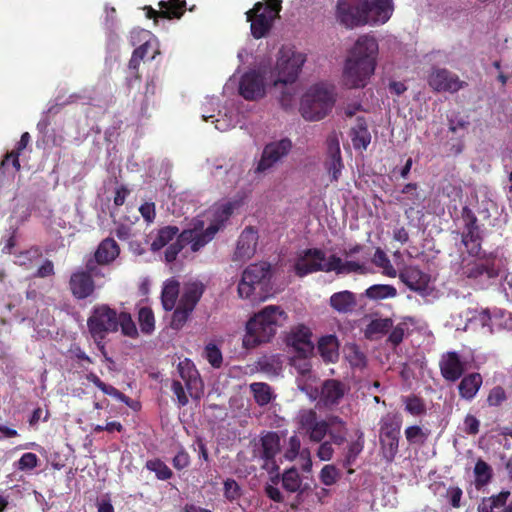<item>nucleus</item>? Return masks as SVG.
I'll list each match as a JSON object with an SVG mask.
<instances>
[{
  "instance_id": "obj_41",
  "label": "nucleus",
  "mask_w": 512,
  "mask_h": 512,
  "mask_svg": "<svg viewBox=\"0 0 512 512\" xmlns=\"http://www.w3.org/2000/svg\"><path fill=\"white\" fill-rule=\"evenodd\" d=\"M365 297L373 301L395 298L398 295L397 289L390 284H374L368 287L364 293Z\"/></svg>"
},
{
  "instance_id": "obj_29",
  "label": "nucleus",
  "mask_w": 512,
  "mask_h": 512,
  "mask_svg": "<svg viewBox=\"0 0 512 512\" xmlns=\"http://www.w3.org/2000/svg\"><path fill=\"white\" fill-rule=\"evenodd\" d=\"M330 264L331 272L334 271L338 275L349 273H359L364 275L370 272V269L364 263L351 260L343 261L335 254L330 255Z\"/></svg>"
},
{
  "instance_id": "obj_7",
  "label": "nucleus",
  "mask_w": 512,
  "mask_h": 512,
  "mask_svg": "<svg viewBox=\"0 0 512 512\" xmlns=\"http://www.w3.org/2000/svg\"><path fill=\"white\" fill-rule=\"evenodd\" d=\"M463 257L460 264V275L474 281L493 279L499 276L500 268L497 257L493 253L481 251L479 255Z\"/></svg>"
},
{
  "instance_id": "obj_22",
  "label": "nucleus",
  "mask_w": 512,
  "mask_h": 512,
  "mask_svg": "<svg viewBox=\"0 0 512 512\" xmlns=\"http://www.w3.org/2000/svg\"><path fill=\"white\" fill-rule=\"evenodd\" d=\"M258 243V232L251 226L246 227L240 234L233 255L234 261H246L254 256Z\"/></svg>"
},
{
  "instance_id": "obj_64",
  "label": "nucleus",
  "mask_w": 512,
  "mask_h": 512,
  "mask_svg": "<svg viewBox=\"0 0 512 512\" xmlns=\"http://www.w3.org/2000/svg\"><path fill=\"white\" fill-rule=\"evenodd\" d=\"M224 496L229 501H234L240 498L241 488L234 479H227L224 481Z\"/></svg>"
},
{
  "instance_id": "obj_39",
  "label": "nucleus",
  "mask_w": 512,
  "mask_h": 512,
  "mask_svg": "<svg viewBox=\"0 0 512 512\" xmlns=\"http://www.w3.org/2000/svg\"><path fill=\"white\" fill-rule=\"evenodd\" d=\"M474 485L477 490L487 486L493 478L492 467L484 460L478 459L474 466Z\"/></svg>"
},
{
  "instance_id": "obj_19",
  "label": "nucleus",
  "mask_w": 512,
  "mask_h": 512,
  "mask_svg": "<svg viewBox=\"0 0 512 512\" xmlns=\"http://www.w3.org/2000/svg\"><path fill=\"white\" fill-rule=\"evenodd\" d=\"M69 290L76 300H84L92 296L96 285L93 277L83 269L74 271L69 278Z\"/></svg>"
},
{
  "instance_id": "obj_33",
  "label": "nucleus",
  "mask_w": 512,
  "mask_h": 512,
  "mask_svg": "<svg viewBox=\"0 0 512 512\" xmlns=\"http://www.w3.org/2000/svg\"><path fill=\"white\" fill-rule=\"evenodd\" d=\"M418 184L417 183H407L401 190L402 195H397L395 200L397 203L407 206L408 208L405 210V214L407 215L410 211H413L415 206L421 205L423 198L420 193L417 191Z\"/></svg>"
},
{
  "instance_id": "obj_10",
  "label": "nucleus",
  "mask_w": 512,
  "mask_h": 512,
  "mask_svg": "<svg viewBox=\"0 0 512 512\" xmlns=\"http://www.w3.org/2000/svg\"><path fill=\"white\" fill-rule=\"evenodd\" d=\"M292 148L293 143L287 137L267 143L262 150L254 173L261 174L271 170L289 155Z\"/></svg>"
},
{
  "instance_id": "obj_5",
  "label": "nucleus",
  "mask_w": 512,
  "mask_h": 512,
  "mask_svg": "<svg viewBox=\"0 0 512 512\" xmlns=\"http://www.w3.org/2000/svg\"><path fill=\"white\" fill-rule=\"evenodd\" d=\"M119 312L108 304H96L92 307L90 315L87 318L88 332L105 355V343L107 335L118 331Z\"/></svg>"
},
{
  "instance_id": "obj_1",
  "label": "nucleus",
  "mask_w": 512,
  "mask_h": 512,
  "mask_svg": "<svg viewBox=\"0 0 512 512\" xmlns=\"http://www.w3.org/2000/svg\"><path fill=\"white\" fill-rule=\"evenodd\" d=\"M378 43L372 36H360L351 49L343 68L342 83L348 89L364 88L376 68Z\"/></svg>"
},
{
  "instance_id": "obj_53",
  "label": "nucleus",
  "mask_w": 512,
  "mask_h": 512,
  "mask_svg": "<svg viewBox=\"0 0 512 512\" xmlns=\"http://www.w3.org/2000/svg\"><path fill=\"white\" fill-rule=\"evenodd\" d=\"M140 329L145 334H150L155 328L154 313L149 307H141L138 312Z\"/></svg>"
},
{
  "instance_id": "obj_47",
  "label": "nucleus",
  "mask_w": 512,
  "mask_h": 512,
  "mask_svg": "<svg viewBox=\"0 0 512 512\" xmlns=\"http://www.w3.org/2000/svg\"><path fill=\"white\" fill-rule=\"evenodd\" d=\"M250 390L254 396L255 402L259 406H266L272 400V390L267 383H252L250 384Z\"/></svg>"
},
{
  "instance_id": "obj_20",
  "label": "nucleus",
  "mask_w": 512,
  "mask_h": 512,
  "mask_svg": "<svg viewBox=\"0 0 512 512\" xmlns=\"http://www.w3.org/2000/svg\"><path fill=\"white\" fill-rule=\"evenodd\" d=\"M160 10H155L151 6H145L146 17L153 19L158 23V18L180 19L186 9V0H167L158 3Z\"/></svg>"
},
{
  "instance_id": "obj_52",
  "label": "nucleus",
  "mask_w": 512,
  "mask_h": 512,
  "mask_svg": "<svg viewBox=\"0 0 512 512\" xmlns=\"http://www.w3.org/2000/svg\"><path fill=\"white\" fill-rule=\"evenodd\" d=\"M118 329L121 328V332L124 336L130 338L138 337L137 327L128 312H119Z\"/></svg>"
},
{
  "instance_id": "obj_28",
  "label": "nucleus",
  "mask_w": 512,
  "mask_h": 512,
  "mask_svg": "<svg viewBox=\"0 0 512 512\" xmlns=\"http://www.w3.org/2000/svg\"><path fill=\"white\" fill-rule=\"evenodd\" d=\"M317 350L324 362L334 363L339 358V341L335 335L329 334L320 337Z\"/></svg>"
},
{
  "instance_id": "obj_27",
  "label": "nucleus",
  "mask_w": 512,
  "mask_h": 512,
  "mask_svg": "<svg viewBox=\"0 0 512 512\" xmlns=\"http://www.w3.org/2000/svg\"><path fill=\"white\" fill-rule=\"evenodd\" d=\"M330 306L340 314H348L357 306L356 295L348 290L336 292L330 296Z\"/></svg>"
},
{
  "instance_id": "obj_26",
  "label": "nucleus",
  "mask_w": 512,
  "mask_h": 512,
  "mask_svg": "<svg viewBox=\"0 0 512 512\" xmlns=\"http://www.w3.org/2000/svg\"><path fill=\"white\" fill-rule=\"evenodd\" d=\"M511 493L503 490L497 495L484 497L478 505V512H512V507L507 505Z\"/></svg>"
},
{
  "instance_id": "obj_13",
  "label": "nucleus",
  "mask_w": 512,
  "mask_h": 512,
  "mask_svg": "<svg viewBox=\"0 0 512 512\" xmlns=\"http://www.w3.org/2000/svg\"><path fill=\"white\" fill-rule=\"evenodd\" d=\"M217 232L218 228L216 226L205 228L204 220L195 218L192 220L190 227L181 232V241L190 245L192 252H198L213 240Z\"/></svg>"
},
{
  "instance_id": "obj_43",
  "label": "nucleus",
  "mask_w": 512,
  "mask_h": 512,
  "mask_svg": "<svg viewBox=\"0 0 512 512\" xmlns=\"http://www.w3.org/2000/svg\"><path fill=\"white\" fill-rule=\"evenodd\" d=\"M203 292L204 288L201 284L192 283L186 286L179 300V303L182 304L184 307L194 310L197 303L201 299Z\"/></svg>"
},
{
  "instance_id": "obj_2",
  "label": "nucleus",
  "mask_w": 512,
  "mask_h": 512,
  "mask_svg": "<svg viewBox=\"0 0 512 512\" xmlns=\"http://www.w3.org/2000/svg\"><path fill=\"white\" fill-rule=\"evenodd\" d=\"M287 318V313L280 306L264 307L246 323L243 346L246 349H253L262 343L270 342Z\"/></svg>"
},
{
  "instance_id": "obj_45",
  "label": "nucleus",
  "mask_w": 512,
  "mask_h": 512,
  "mask_svg": "<svg viewBox=\"0 0 512 512\" xmlns=\"http://www.w3.org/2000/svg\"><path fill=\"white\" fill-rule=\"evenodd\" d=\"M178 294L179 283L175 280L166 282L161 294L162 305L166 311H171L175 307Z\"/></svg>"
},
{
  "instance_id": "obj_14",
  "label": "nucleus",
  "mask_w": 512,
  "mask_h": 512,
  "mask_svg": "<svg viewBox=\"0 0 512 512\" xmlns=\"http://www.w3.org/2000/svg\"><path fill=\"white\" fill-rule=\"evenodd\" d=\"M261 452L260 458L263 460L262 468L269 474H275L271 477L274 484L279 480V464L276 456L281 450L280 437L276 432H267L260 439Z\"/></svg>"
},
{
  "instance_id": "obj_32",
  "label": "nucleus",
  "mask_w": 512,
  "mask_h": 512,
  "mask_svg": "<svg viewBox=\"0 0 512 512\" xmlns=\"http://www.w3.org/2000/svg\"><path fill=\"white\" fill-rule=\"evenodd\" d=\"M351 140L356 150H366L371 142V134L363 117H358L356 125L351 129Z\"/></svg>"
},
{
  "instance_id": "obj_56",
  "label": "nucleus",
  "mask_w": 512,
  "mask_h": 512,
  "mask_svg": "<svg viewBox=\"0 0 512 512\" xmlns=\"http://www.w3.org/2000/svg\"><path fill=\"white\" fill-rule=\"evenodd\" d=\"M40 257H42L41 249L37 246H33L23 252H20L16 256V263L20 266H29Z\"/></svg>"
},
{
  "instance_id": "obj_36",
  "label": "nucleus",
  "mask_w": 512,
  "mask_h": 512,
  "mask_svg": "<svg viewBox=\"0 0 512 512\" xmlns=\"http://www.w3.org/2000/svg\"><path fill=\"white\" fill-rule=\"evenodd\" d=\"M415 324L416 320L413 317H403L396 326H392V330L388 336L387 342H389L393 347L399 346L404 340L405 336L410 333V327L415 326Z\"/></svg>"
},
{
  "instance_id": "obj_57",
  "label": "nucleus",
  "mask_w": 512,
  "mask_h": 512,
  "mask_svg": "<svg viewBox=\"0 0 512 512\" xmlns=\"http://www.w3.org/2000/svg\"><path fill=\"white\" fill-rule=\"evenodd\" d=\"M507 399L508 396L505 389L497 385L489 391L486 402L490 407H500Z\"/></svg>"
},
{
  "instance_id": "obj_30",
  "label": "nucleus",
  "mask_w": 512,
  "mask_h": 512,
  "mask_svg": "<svg viewBox=\"0 0 512 512\" xmlns=\"http://www.w3.org/2000/svg\"><path fill=\"white\" fill-rule=\"evenodd\" d=\"M482 383L483 378L480 373L473 372L464 376L458 385L459 395L465 400H472L481 388Z\"/></svg>"
},
{
  "instance_id": "obj_44",
  "label": "nucleus",
  "mask_w": 512,
  "mask_h": 512,
  "mask_svg": "<svg viewBox=\"0 0 512 512\" xmlns=\"http://www.w3.org/2000/svg\"><path fill=\"white\" fill-rule=\"evenodd\" d=\"M178 372L188 389L196 387L197 383L201 382L198 371L194 364L188 359L178 364Z\"/></svg>"
},
{
  "instance_id": "obj_4",
  "label": "nucleus",
  "mask_w": 512,
  "mask_h": 512,
  "mask_svg": "<svg viewBox=\"0 0 512 512\" xmlns=\"http://www.w3.org/2000/svg\"><path fill=\"white\" fill-rule=\"evenodd\" d=\"M335 102L336 96L333 87L323 83L315 84L303 95L300 113L305 120L319 121L332 111Z\"/></svg>"
},
{
  "instance_id": "obj_9",
  "label": "nucleus",
  "mask_w": 512,
  "mask_h": 512,
  "mask_svg": "<svg viewBox=\"0 0 512 512\" xmlns=\"http://www.w3.org/2000/svg\"><path fill=\"white\" fill-rule=\"evenodd\" d=\"M295 274L303 278L316 272H331L330 256L327 258L324 250L320 248H307L303 250L294 263Z\"/></svg>"
},
{
  "instance_id": "obj_8",
  "label": "nucleus",
  "mask_w": 512,
  "mask_h": 512,
  "mask_svg": "<svg viewBox=\"0 0 512 512\" xmlns=\"http://www.w3.org/2000/svg\"><path fill=\"white\" fill-rule=\"evenodd\" d=\"M402 419L399 415H387L381 419L379 442L383 458L392 463L399 451Z\"/></svg>"
},
{
  "instance_id": "obj_54",
  "label": "nucleus",
  "mask_w": 512,
  "mask_h": 512,
  "mask_svg": "<svg viewBox=\"0 0 512 512\" xmlns=\"http://www.w3.org/2000/svg\"><path fill=\"white\" fill-rule=\"evenodd\" d=\"M233 205L231 203H226L214 211V219L210 223L209 226H216L218 231L224 227L225 222L230 218L233 213Z\"/></svg>"
},
{
  "instance_id": "obj_46",
  "label": "nucleus",
  "mask_w": 512,
  "mask_h": 512,
  "mask_svg": "<svg viewBox=\"0 0 512 512\" xmlns=\"http://www.w3.org/2000/svg\"><path fill=\"white\" fill-rule=\"evenodd\" d=\"M393 325V321L390 318H377L370 321L365 328V336L368 339H372L375 335L386 334Z\"/></svg>"
},
{
  "instance_id": "obj_17",
  "label": "nucleus",
  "mask_w": 512,
  "mask_h": 512,
  "mask_svg": "<svg viewBox=\"0 0 512 512\" xmlns=\"http://www.w3.org/2000/svg\"><path fill=\"white\" fill-rule=\"evenodd\" d=\"M429 86L436 92L455 93L467 85L458 75L446 68H433L428 76Z\"/></svg>"
},
{
  "instance_id": "obj_23",
  "label": "nucleus",
  "mask_w": 512,
  "mask_h": 512,
  "mask_svg": "<svg viewBox=\"0 0 512 512\" xmlns=\"http://www.w3.org/2000/svg\"><path fill=\"white\" fill-rule=\"evenodd\" d=\"M348 391L349 387L340 380H325L321 387L320 402L326 408H331L338 405Z\"/></svg>"
},
{
  "instance_id": "obj_3",
  "label": "nucleus",
  "mask_w": 512,
  "mask_h": 512,
  "mask_svg": "<svg viewBox=\"0 0 512 512\" xmlns=\"http://www.w3.org/2000/svg\"><path fill=\"white\" fill-rule=\"evenodd\" d=\"M272 269L268 262L250 264L242 273L238 284L241 298L252 301L265 300L272 293Z\"/></svg>"
},
{
  "instance_id": "obj_35",
  "label": "nucleus",
  "mask_w": 512,
  "mask_h": 512,
  "mask_svg": "<svg viewBox=\"0 0 512 512\" xmlns=\"http://www.w3.org/2000/svg\"><path fill=\"white\" fill-rule=\"evenodd\" d=\"M483 237L480 227L464 228L461 234V242L465 246L468 255H479L482 251Z\"/></svg>"
},
{
  "instance_id": "obj_61",
  "label": "nucleus",
  "mask_w": 512,
  "mask_h": 512,
  "mask_svg": "<svg viewBox=\"0 0 512 512\" xmlns=\"http://www.w3.org/2000/svg\"><path fill=\"white\" fill-rule=\"evenodd\" d=\"M301 441L297 435H292L288 440V446L285 449L283 458L287 461H293L301 453Z\"/></svg>"
},
{
  "instance_id": "obj_38",
  "label": "nucleus",
  "mask_w": 512,
  "mask_h": 512,
  "mask_svg": "<svg viewBox=\"0 0 512 512\" xmlns=\"http://www.w3.org/2000/svg\"><path fill=\"white\" fill-rule=\"evenodd\" d=\"M363 449L364 434L362 431H358L357 439L348 445L344 460L342 462L343 467L347 469L349 474L354 473V470L351 468V466L355 463L357 457L360 455Z\"/></svg>"
},
{
  "instance_id": "obj_60",
  "label": "nucleus",
  "mask_w": 512,
  "mask_h": 512,
  "mask_svg": "<svg viewBox=\"0 0 512 512\" xmlns=\"http://www.w3.org/2000/svg\"><path fill=\"white\" fill-rule=\"evenodd\" d=\"M39 458L35 453H24L16 462L15 466L20 471H31L38 466Z\"/></svg>"
},
{
  "instance_id": "obj_42",
  "label": "nucleus",
  "mask_w": 512,
  "mask_h": 512,
  "mask_svg": "<svg viewBox=\"0 0 512 512\" xmlns=\"http://www.w3.org/2000/svg\"><path fill=\"white\" fill-rule=\"evenodd\" d=\"M179 228L177 226H165L157 231L154 240L151 243L152 251H159L170 243L177 235H179Z\"/></svg>"
},
{
  "instance_id": "obj_25",
  "label": "nucleus",
  "mask_w": 512,
  "mask_h": 512,
  "mask_svg": "<svg viewBox=\"0 0 512 512\" xmlns=\"http://www.w3.org/2000/svg\"><path fill=\"white\" fill-rule=\"evenodd\" d=\"M399 279L412 291L422 292L428 287L430 277L417 266H407L399 272Z\"/></svg>"
},
{
  "instance_id": "obj_50",
  "label": "nucleus",
  "mask_w": 512,
  "mask_h": 512,
  "mask_svg": "<svg viewBox=\"0 0 512 512\" xmlns=\"http://www.w3.org/2000/svg\"><path fill=\"white\" fill-rule=\"evenodd\" d=\"M301 483L302 480L296 468H290L282 475V486L288 492H297L300 489Z\"/></svg>"
},
{
  "instance_id": "obj_48",
  "label": "nucleus",
  "mask_w": 512,
  "mask_h": 512,
  "mask_svg": "<svg viewBox=\"0 0 512 512\" xmlns=\"http://www.w3.org/2000/svg\"><path fill=\"white\" fill-rule=\"evenodd\" d=\"M404 434L410 445H423L428 440L430 430L423 429L419 425H411L405 429Z\"/></svg>"
},
{
  "instance_id": "obj_37",
  "label": "nucleus",
  "mask_w": 512,
  "mask_h": 512,
  "mask_svg": "<svg viewBox=\"0 0 512 512\" xmlns=\"http://www.w3.org/2000/svg\"><path fill=\"white\" fill-rule=\"evenodd\" d=\"M343 168L341 151L338 142L329 146V158L326 162V169L332 182L338 181Z\"/></svg>"
},
{
  "instance_id": "obj_6",
  "label": "nucleus",
  "mask_w": 512,
  "mask_h": 512,
  "mask_svg": "<svg viewBox=\"0 0 512 512\" xmlns=\"http://www.w3.org/2000/svg\"><path fill=\"white\" fill-rule=\"evenodd\" d=\"M281 0H265L257 2L246 12L247 21L251 23V34L255 39L264 37L272 28L274 20L279 16Z\"/></svg>"
},
{
  "instance_id": "obj_59",
  "label": "nucleus",
  "mask_w": 512,
  "mask_h": 512,
  "mask_svg": "<svg viewBox=\"0 0 512 512\" xmlns=\"http://www.w3.org/2000/svg\"><path fill=\"white\" fill-rule=\"evenodd\" d=\"M205 358L214 368H220L223 362L221 350L213 343L206 345L204 350Z\"/></svg>"
},
{
  "instance_id": "obj_34",
  "label": "nucleus",
  "mask_w": 512,
  "mask_h": 512,
  "mask_svg": "<svg viewBox=\"0 0 512 512\" xmlns=\"http://www.w3.org/2000/svg\"><path fill=\"white\" fill-rule=\"evenodd\" d=\"M328 431L327 435L331 442L335 445H342L347 439V426L346 422L337 415H329L327 417Z\"/></svg>"
},
{
  "instance_id": "obj_58",
  "label": "nucleus",
  "mask_w": 512,
  "mask_h": 512,
  "mask_svg": "<svg viewBox=\"0 0 512 512\" xmlns=\"http://www.w3.org/2000/svg\"><path fill=\"white\" fill-rule=\"evenodd\" d=\"M340 477V473L334 465H325L319 474L320 481L326 486L334 485Z\"/></svg>"
},
{
  "instance_id": "obj_55",
  "label": "nucleus",
  "mask_w": 512,
  "mask_h": 512,
  "mask_svg": "<svg viewBox=\"0 0 512 512\" xmlns=\"http://www.w3.org/2000/svg\"><path fill=\"white\" fill-rule=\"evenodd\" d=\"M192 311V309L184 307L182 304L178 303V306L176 307L172 315L170 323L171 328L175 330L181 329L188 320Z\"/></svg>"
},
{
  "instance_id": "obj_21",
  "label": "nucleus",
  "mask_w": 512,
  "mask_h": 512,
  "mask_svg": "<svg viewBox=\"0 0 512 512\" xmlns=\"http://www.w3.org/2000/svg\"><path fill=\"white\" fill-rule=\"evenodd\" d=\"M392 0H373L368 2L364 0L366 24H384L386 23L393 13Z\"/></svg>"
},
{
  "instance_id": "obj_49",
  "label": "nucleus",
  "mask_w": 512,
  "mask_h": 512,
  "mask_svg": "<svg viewBox=\"0 0 512 512\" xmlns=\"http://www.w3.org/2000/svg\"><path fill=\"white\" fill-rule=\"evenodd\" d=\"M145 467L154 472L158 480H169L173 476L172 470L159 458L148 460Z\"/></svg>"
},
{
  "instance_id": "obj_12",
  "label": "nucleus",
  "mask_w": 512,
  "mask_h": 512,
  "mask_svg": "<svg viewBox=\"0 0 512 512\" xmlns=\"http://www.w3.org/2000/svg\"><path fill=\"white\" fill-rule=\"evenodd\" d=\"M298 429L303 432L311 442L320 443L328 431L327 418L320 419L317 412L312 409H301L296 417Z\"/></svg>"
},
{
  "instance_id": "obj_62",
  "label": "nucleus",
  "mask_w": 512,
  "mask_h": 512,
  "mask_svg": "<svg viewBox=\"0 0 512 512\" xmlns=\"http://www.w3.org/2000/svg\"><path fill=\"white\" fill-rule=\"evenodd\" d=\"M20 154L21 153L15 151V150L7 152L6 155L4 156L3 160L0 163V172L2 174H6V172L8 170L9 162H11V165L13 167V170H14L13 173L19 171L21 168L20 161H19Z\"/></svg>"
},
{
  "instance_id": "obj_51",
  "label": "nucleus",
  "mask_w": 512,
  "mask_h": 512,
  "mask_svg": "<svg viewBox=\"0 0 512 512\" xmlns=\"http://www.w3.org/2000/svg\"><path fill=\"white\" fill-rule=\"evenodd\" d=\"M44 295L38 292L36 289L29 287L26 291V301L24 309L28 316H34L38 314V303L43 302Z\"/></svg>"
},
{
  "instance_id": "obj_24",
  "label": "nucleus",
  "mask_w": 512,
  "mask_h": 512,
  "mask_svg": "<svg viewBox=\"0 0 512 512\" xmlns=\"http://www.w3.org/2000/svg\"><path fill=\"white\" fill-rule=\"evenodd\" d=\"M439 368L442 377L449 382L459 380L465 371L464 363L455 351L446 352L441 356Z\"/></svg>"
},
{
  "instance_id": "obj_15",
  "label": "nucleus",
  "mask_w": 512,
  "mask_h": 512,
  "mask_svg": "<svg viewBox=\"0 0 512 512\" xmlns=\"http://www.w3.org/2000/svg\"><path fill=\"white\" fill-rule=\"evenodd\" d=\"M312 331L304 324H297L291 327L286 334L285 343L292 348L299 359H308L313 355L314 344L312 342Z\"/></svg>"
},
{
  "instance_id": "obj_40",
  "label": "nucleus",
  "mask_w": 512,
  "mask_h": 512,
  "mask_svg": "<svg viewBox=\"0 0 512 512\" xmlns=\"http://www.w3.org/2000/svg\"><path fill=\"white\" fill-rule=\"evenodd\" d=\"M401 401L404 405L405 412L409 415L418 418L427 414L426 403L420 396L415 394L402 396Z\"/></svg>"
},
{
  "instance_id": "obj_18",
  "label": "nucleus",
  "mask_w": 512,
  "mask_h": 512,
  "mask_svg": "<svg viewBox=\"0 0 512 512\" xmlns=\"http://www.w3.org/2000/svg\"><path fill=\"white\" fill-rule=\"evenodd\" d=\"M239 94L249 101L263 98L265 96L263 75L256 70H250L244 73L239 83Z\"/></svg>"
},
{
  "instance_id": "obj_63",
  "label": "nucleus",
  "mask_w": 512,
  "mask_h": 512,
  "mask_svg": "<svg viewBox=\"0 0 512 512\" xmlns=\"http://www.w3.org/2000/svg\"><path fill=\"white\" fill-rule=\"evenodd\" d=\"M280 362L276 356H262L257 361L259 370L266 373H274L279 368Z\"/></svg>"
},
{
  "instance_id": "obj_16",
  "label": "nucleus",
  "mask_w": 512,
  "mask_h": 512,
  "mask_svg": "<svg viewBox=\"0 0 512 512\" xmlns=\"http://www.w3.org/2000/svg\"><path fill=\"white\" fill-rule=\"evenodd\" d=\"M337 17L347 28L365 25L364 0H338Z\"/></svg>"
},
{
  "instance_id": "obj_11",
  "label": "nucleus",
  "mask_w": 512,
  "mask_h": 512,
  "mask_svg": "<svg viewBox=\"0 0 512 512\" xmlns=\"http://www.w3.org/2000/svg\"><path fill=\"white\" fill-rule=\"evenodd\" d=\"M305 61L304 53L282 51L276 64L277 79L274 81V85L294 83Z\"/></svg>"
},
{
  "instance_id": "obj_31",
  "label": "nucleus",
  "mask_w": 512,
  "mask_h": 512,
  "mask_svg": "<svg viewBox=\"0 0 512 512\" xmlns=\"http://www.w3.org/2000/svg\"><path fill=\"white\" fill-rule=\"evenodd\" d=\"M120 248L117 242L112 238L102 240L95 251L94 257L99 265H107L113 262L119 255Z\"/></svg>"
}]
</instances>
